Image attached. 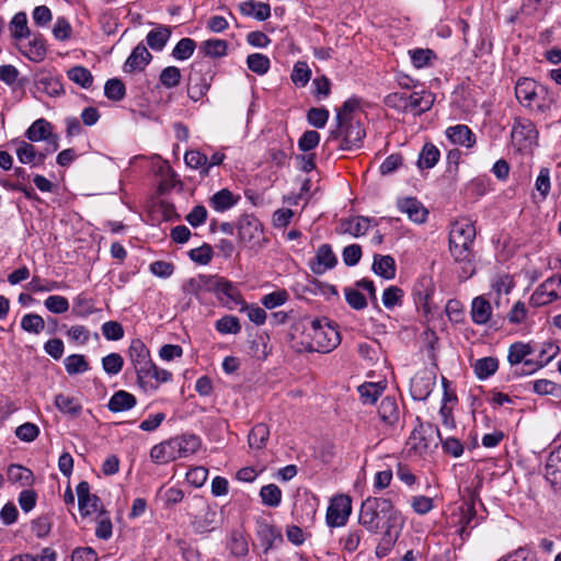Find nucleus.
Segmentation results:
<instances>
[{"instance_id":"obj_56","label":"nucleus","mask_w":561,"mask_h":561,"mask_svg":"<svg viewBox=\"0 0 561 561\" xmlns=\"http://www.w3.org/2000/svg\"><path fill=\"white\" fill-rule=\"evenodd\" d=\"M181 70L175 66L165 67L159 76L161 84L167 89L175 88L181 82Z\"/></svg>"},{"instance_id":"obj_37","label":"nucleus","mask_w":561,"mask_h":561,"mask_svg":"<svg viewBox=\"0 0 561 561\" xmlns=\"http://www.w3.org/2000/svg\"><path fill=\"white\" fill-rule=\"evenodd\" d=\"M7 477L10 482L18 483L21 486H30L34 482L33 472L21 465H10Z\"/></svg>"},{"instance_id":"obj_22","label":"nucleus","mask_w":561,"mask_h":561,"mask_svg":"<svg viewBox=\"0 0 561 561\" xmlns=\"http://www.w3.org/2000/svg\"><path fill=\"white\" fill-rule=\"evenodd\" d=\"M559 299V294L551 287L550 282L541 283L529 298V305L534 308L542 307Z\"/></svg>"},{"instance_id":"obj_41","label":"nucleus","mask_w":561,"mask_h":561,"mask_svg":"<svg viewBox=\"0 0 561 561\" xmlns=\"http://www.w3.org/2000/svg\"><path fill=\"white\" fill-rule=\"evenodd\" d=\"M439 156H440V153L436 146H434L433 144H425L419 154V160H417L419 168L420 169L433 168L438 162Z\"/></svg>"},{"instance_id":"obj_2","label":"nucleus","mask_w":561,"mask_h":561,"mask_svg":"<svg viewBox=\"0 0 561 561\" xmlns=\"http://www.w3.org/2000/svg\"><path fill=\"white\" fill-rule=\"evenodd\" d=\"M476 228L469 220H457L449 231V252L458 263H470L474 259L472 244Z\"/></svg>"},{"instance_id":"obj_39","label":"nucleus","mask_w":561,"mask_h":561,"mask_svg":"<svg viewBox=\"0 0 561 561\" xmlns=\"http://www.w3.org/2000/svg\"><path fill=\"white\" fill-rule=\"evenodd\" d=\"M385 385L381 382H365L358 387L360 400L365 404H373L381 396Z\"/></svg>"},{"instance_id":"obj_52","label":"nucleus","mask_w":561,"mask_h":561,"mask_svg":"<svg viewBox=\"0 0 561 561\" xmlns=\"http://www.w3.org/2000/svg\"><path fill=\"white\" fill-rule=\"evenodd\" d=\"M21 328L27 333L39 334L45 329V321L37 313H27L21 319Z\"/></svg>"},{"instance_id":"obj_62","label":"nucleus","mask_w":561,"mask_h":561,"mask_svg":"<svg viewBox=\"0 0 561 561\" xmlns=\"http://www.w3.org/2000/svg\"><path fill=\"white\" fill-rule=\"evenodd\" d=\"M216 329L222 334H237L241 331V325L237 317L225 316L216 321Z\"/></svg>"},{"instance_id":"obj_11","label":"nucleus","mask_w":561,"mask_h":561,"mask_svg":"<svg viewBox=\"0 0 561 561\" xmlns=\"http://www.w3.org/2000/svg\"><path fill=\"white\" fill-rule=\"evenodd\" d=\"M262 225L253 216H243L238 224L239 242L244 245L254 247L263 238Z\"/></svg>"},{"instance_id":"obj_44","label":"nucleus","mask_w":561,"mask_h":561,"mask_svg":"<svg viewBox=\"0 0 561 561\" xmlns=\"http://www.w3.org/2000/svg\"><path fill=\"white\" fill-rule=\"evenodd\" d=\"M533 353L530 344L523 342L513 343L508 348L507 360L511 365L522 364Z\"/></svg>"},{"instance_id":"obj_23","label":"nucleus","mask_w":561,"mask_h":561,"mask_svg":"<svg viewBox=\"0 0 561 561\" xmlns=\"http://www.w3.org/2000/svg\"><path fill=\"white\" fill-rule=\"evenodd\" d=\"M209 88L210 82L206 76L199 72H193L188 76L187 94L191 100L195 102L201 100L207 93Z\"/></svg>"},{"instance_id":"obj_53","label":"nucleus","mask_w":561,"mask_h":561,"mask_svg":"<svg viewBox=\"0 0 561 561\" xmlns=\"http://www.w3.org/2000/svg\"><path fill=\"white\" fill-rule=\"evenodd\" d=\"M196 48V43L194 39L184 37L180 39L172 50V57L176 60H186L188 59Z\"/></svg>"},{"instance_id":"obj_57","label":"nucleus","mask_w":561,"mask_h":561,"mask_svg":"<svg viewBox=\"0 0 561 561\" xmlns=\"http://www.w3.org/2000/svg\"><path fill=\"white\" fill-rule=\"evenodd\" d=\"M360 102L356 98L347 99L341 108L336 111L335 121H350V119H357L355 117V112L359 110Z\"/></svg>"},{"instance_id":"obj_3","label":"nucleus","mask_w":561,"mask_h":561,"mask_svg":"<svg viewBox=\"0 0 561 561\" xmlns=\"http://www.w3.org/2000/svg\"><path fill=\"white\" fill-rule=\"evenodd\" d=\"M306 331L311 339L308 345L310 352L329 353L341 342L337 330L324 320H310Z\"/></svg>"},{"instance_id":"obj_14","label":"nucleus","mask_w":561,"mask_h":561,"mask_svg":"<svg viewBox=\"0 0 561 561\" xmlns=\"http://www.w3.org/2000/svg\"><path fill=\"white\" fill-rule=\"evenodd\" d=\"M129 357L137 374V382L142 383L144 369L152 367L149 350L140 340H134L129 346Z\"/></svg>"},{"instance_id":"obj_13","label":"nucleus","mask_w":561,"mask_h":561,"mask_svg":"<svg viewBox=\"0 0 561 561\" xmlns=\"http://www.w3.org/2000/svg\"><path fill=\"white\" fill-rule=\"evenodd\" d=\"M439 438V432L433 423H419L410 436V443L413 448L423 450L436 446Z\"/></svg>"},{"instance_id":"obj_29","label":"nucleus","mask_w":561,"mask_h":561,"mask_svg":"<svg viewBox=\"0 0 561 561\" xmlns=\"http://www.w3.org/2000/svg\"><path fill=\"white\" fill-rule=\"evenodd\" d=\"M446 136L455 145H460L468 148L472 147V145L476 142L473 133L466 125H455L447 128Z\"/></svg>"},{"instance_id":"obj_19","label":"nucleus","mask_w":561,"mask_h":561,"mask_svg":"<svg viewBox=\"0 0 561 561\" xmlns=\"http://www.w3.org/2000/svg\"><path fill=\"white\" fill-rule=\"evenodd\" d=\"M78 504L81 515L87 516L99 510V497L90 493V485L81 481L77 486Z\"/></svg>"},{"instance_id":"obj_5","label":"nucleus","mask_w":561,"mask_h":561,"mask_svg":"<svg viewBox=\"0 0 561 561\" xmlns=\"http://www.w3.org/2000/svg\"><path fill=\"white\" fill-rule=\"evenodd\" d=\"M546 93L543 85L529 78L519 79L515 85V94L519 103L538 112H545L549 107L545 99Z\"/></svg>"},{"instance_id":"obj_50","label":"nucleus","mask_w":561,"mask_h":561,"mask_svg":"<svg viewBox=\"0 0 561 561\" xmlns=\"http://www.w3.org/2000/svg\"><path fill=\"white\" fill-rule=\"evenodd\" d=\"M68 78L80 85L88 89L93 82V76L89 69L82 66H76L68 70Z\"/></svg>"},{"instance_id":"obj_35","label":"nucleus","mask_w":561,"mask_h":561,"mask_svg":"<svg viewBox=\"0 0 561 561\" xmlns=\"http://www.w3.org/2000/svg\"><path fill=\"white\" fill-rule=\"evenodd\" d=\"M170 36L171 27L167 25H159L147 34L146 42L151 49L160 51L164 48Z\"/></svg>"},{"instance_id":"obj_20","label":"nucleus","mask_w":561,"mask_h":561,"mask_svg":"<svg viewBox=\"0 0 561 561\" xmlns=\"http://www.w3.org/2000/svg\"><path fill=\"white\" fill-rule=\"evenodd\" d=\"M545 476L556 490H561V445L550 453Z\"/></svg>"},{"instance_id":"obj_32","label":"nucleus","mask_w":561,"mask_h":561,"mask_svg":"<svg viewBox=\"0 0 561 561\" xmlns=\"http://www.w3.org/2000/svg\"><path fill=\"white\" fill-rule=\"evenodd\" d=\"M136 398L134 394L125 391H116L110 399L107 407L112 412H124L128 411L136 405Z\"/></svg>"},{"instance_id":"obj_55","label":"nucleus","mask_w":561,"mask_h":561,"mask_svg":"<svg viewBox=\"0 0 561 561\" xmlns=\"http://www.w3.org/2000/svg\"><path fill=\"white\" fill-rule=\"evenodd\" d=\"M228 549L236 557H244L249 552L245 537L240 531H232L228 542Z\"/></svg>"},{"instance_id":"obj_26","label":"nucleus","mask_w":561,"mask_h":561,"mask_svg":"<svg viewBox=\"0 0 561 561\" xmlns=\"http://www.w3.org/2000/svg\"><path fill=\"white\" fill-rule=\"evenodd\" d=\"M173 444L175 445L178 458H183L196 453L202 443L198 436L188 434L174 437Z\"/></svg>"},{"instance_id":"obj_42","label":"nucleus","mask_w":561,"mask_h":561,"mask_svg":"<svg viewBox=\"0 0 561 561\" xmlns=\"http://www.w3.org/2000/svg\"><path fill=\"white\" fill-rule=\"evenodd\" d=\"M11 35L15 39H22L30 36L27 26V16L24 12H18L11 20L9 25Z\"/></svg>"},{"instance_id":"obj_15","label":"nucleus","mask_w":561,"mask_h":561,"mask_svg":"<svg viewBox=\"0 0 561 561\" xmlns=\"http://www.w3.org/2000/svg\"><path fill=\"white\" fill-rule=\"evenodd\" d=\"M15 153L18 159L23 164L41 165L47 157V149L45 151H37L35 147L25 140H15Z\"/></svg>"},{"instance_id":"obj_25","label":"nucleus","mask_w":561,"mask_h":561,"mask_svg":"<svg viewBox=\"0 0 561 561\" xmlns=\"http://www.w3.org/2000/svg\"><path fill=\"white\" fill-rule=\"evenodd\" d=\"M492 316V307L489 300L482 296L476 297L471 302V319L473 323L482 325L489 322Z\"/></svg>"},{"instance_id":"obj_49","label":"nucleus","mask_w":561,"mask_h":561,"mask_svg":"<svg viewBox=\"0 0 561 561\" xmlns=\"http://www.w3.org/2000/svg\"><path fill=\"white\" fill-rule=\"evenodd\" d=\"M370 226V220L366 217H355L343 224L344 232H347L354 237L364 236Z\"/></svg>"},{"instance_id":"obj_12","label":"nucleus","mask_w":561,"mask_h":561,"mask_svg":"<svg viewBox=\"0 0 561 561\" xmlns=\"http://www.w3.org/2000/svg\"><path fill=\"white\" fill-rule=\"evenodd\" d=\"M434 283L430 276L420 277L413 286L412 296L416 307L424 316L432 312L431 300L434 294Z\"/></svg>"},{"instance_id":"obj_60","label":"nucleus","mask_w":561,"mask_h":561,"mask_svg":"<svg viewBox=\"0 0 561 561\" xmlns=\"http://www.w3.org/2000/svg\"><path fill=\"white\" fill-rule=\"evenodd\" d=\"M311 77V70L305 61H297L291 72V81L298 87H305Z\"/></svg>"},{"instance_id":"obj_46","label":"nucleus","mask_w":561,"mask_h":561,"mask_svg":"<svg viewBox=\"0 0 561 561\" xmlns=\"http://www.w3.org/2000/svg\"><path fill=\"white\" fill-rule=\"evenodd\" d=\"M378 413L380 415L381 421H399L400 419V410L396 399L386 397L382 399Z\"/></svg>"},{"instance_id":"obj_31","label":"nucleus","mask_w":561,"mask_h":561,"mask_svg":"<svg viewBox=\"0 0 561 561\" xmlns=\"http://www.w3.org/2000/svg\"><path fill=\"white\" fill-rule=\"evenodd\" d=\"M239 199V195H233L228 188H222L210 197L209 205L216 211L224 213L233 207Z\"/></svg>"},{"instance_id":"obj_27","label":"nucleus","mask_w":561,"mask_h":561,"mask_svg":"<svg viewBox=\"0 0 561 561\" xmlns=\"http://www.w3.org/2000/svg\"><path fill=\"white\" fill-rule=\"evenodd\" d=\"M150 457L156 463H167L178 459L173 438L154 445L151 448Z\"/></svg>"},{"instance_id":"obj_9","label":"nucleus","mask_w":561,"mask_h":561,"mask_svg":"<svg viewBox=\"0 0 561 561\" xmlns=\"http://www.w3.org/2000/svg\"><path fill=\"white\" fill-rule=\"evenodd\" d=\"M352 514V499L346 494L334 496L327 510L325 520L329 527H343Z\"/></svg>"},{"instance_id":"obj_33","label":"nucleus","mask_w":561,"mask_h":561,"mask_svg":"<svg viewBox=\"0 0 561 561\" xmlns=\"http://www.w3.org/2000/svg\"><path fill=\"white\" fill-rule=\"evenodd\" d=\"M239 8L243 15L253 16L257 21H265L271 15V7L265 2L250 0L240 3Z\"/></svg>"},{"instance_id":"obj_21","label":"nucleus","mask_w":561,"mask_h":561,"mask_svg":"<svg viewBox=\"0 0 561 561\" xmlns=\"http://www.w3.org/2000/svg\"><path fill=\"white\" fill-rule=\"evenodd\" d=\"M336 256L329 244L319 247L314 260L311 263V270L316 274H323L336 264Z\"/></svg>"},{"instance_id":"obj_4","label":"nucleus","mask_w":561,"mask_h":561,"mask_svg":"<svg viewBox=\"0 0 561 561\" xmlns=\"http://www.w3.org/2000/svg\"><path fill=\"white\" fill-rule=\"evenodd\" d=\"M366 130L358 119L336 122L330 130L328 141L340 140L339 149L353 150L363 146Z\"/></svg>"},{"instance_id":"obj_36","label":"nucleus","mask_w":561,"mask_h":561,"mask_svg":"<svg viewBox=\"0 0 561 561\" xmlns=\"http://www.w3.org/2000/svg\"><path fill=\"white\" fill-rule=\"evenodd\" d=\"M210 280H213V275L192 277L183 284L182 290L186 295L198 296L202 291H210Z\"/></svg>"},{"instance_id":"obj_6","label":"nucleus","mask_w":561,"mask_h":561,"mask_svg":"<svg viewBox=\"0 0 561 561\" xmlns=\"http://www.w3.org/2000/svg\"><path fill=\"white\" fill-rule=\"evenodd\" d=\"M188 515L191 524L196 533L204 534L216 529L219 524L218 512L202 500L194 499L188 503Z\"/></svg>"},{"instance_id":"obj_48","label":"nucleus","mask_w":561,"mask_h":561,"mask_svg":"<svg viewBox=\"0 0 561 561\" xmlns=\"http://www.w3.org/2000/svg\"><path fill=\"white\" fill-rule=\"evenodd\" d=\"M256 534L261 542L265 546V550L270 549L275 540H282L279 531L265 523L257 524Z\"/></svg>"},{"instance_id":"obj_18","label":"nucleus","mask_w":561,"mask_h":561,"mask_svg":"<svg viewBox=\"0 0 561 561\" xmlns=\"http://www.w3.org/2000/svg\"><path fill=\"white\" fill-rule=\"evenodd\" d=\"M152 55L144 44H138L124 64L125 72L142 71L151 61Z\"/></svg>"},{"instance_id":"obj_7","label":"nucleus","mask_w":561,"mask_h":561,"mask_svg":"<svg viewBox=\"0 0 561 561\" xmlns=\"http://www.w3.org/2000/svg\"><path fill=\"white\" fill-rule=\"evenodd\" d=\"M512 144L519 151H530L538 141L535 124L525 117H516L511 131Z\"/></svg>"},{"instance_id":"obj_10","label":"nucleus","mask_w":561,"mask_h":561,"mask_svg":"<svg viewBox=\"0 0 561 561\" xmlns=\"http://www.w3.org/2000/svg\"><path fill=\"white\" fill-rule=\"evenodd\" d=\"M28 141H45L47 153H53L59 148V137L53 133L51 124L45 118L36 119L25 131Z\"/></svg>"},{"instance_id":"obj_8","label":"nucleus","mask_w":561,"mask_h":561,"mask_svg":"<svg viewBox=\"0 0 561 561\" xmlns=\"http://www.w3.org/2000/svg\"><path fill=\"white\" fill-rule=\"evenodd\" d=\"M210 282V293L216 295L221 305L229 309L244 305L242 295L234 283L218 275H213Z\"/></svg>"},{"instance_id":"obj_40","label":"nucleus","mask_w":561,"mask_h":561,"mask_svg":"<svg viewBox=\"0 0 561 561\" xmlns=\"http://www.w3.org/2000/svg\"><path fill=\"white\" fill-rule=\"evenodd\" d=\"M270 436V428L266 423H255L249 433V445L252 448L261 449L265 446Z\"/></svg>"},{"instance_id":"obj_47","label":"nucleus","mask_w":561,"mask_h":561,"mask_svg":"<svg viewBox=\"0 0 561 561\" xmlns=\"http://www.w3.org/2000/svg\"><path fill=\"white\" fill-rule=\"evenodd\" d=\"M184 161L192 169H201L203 175L208 174V157L198 150H190L184 154Z\"/></svg>"},{"instance_id":"obj_1","label":"nucleus","mask_w":561,"mask_h":561,"mask_svg":"<svg viewBox=\"0 0 561 561\" xmlns=\"http://www.w3.org/2000/svg\"><path fill=\"white\" fill-rule=\"evenodd\" d=\"M358 524L370 534H380L388 528H403L404 519L389 499L369 496L360 505Z\"/></svg>"},{"instance_id":"obj_16","label":"nucleus","mask_w":561,"mask_h":561,"mask_svg":"<svg viewBox=\"0 0 561 561\" xmlns=\"http://www.w3.org/2000/svg\"><path fill=\"white\" fill-rule=\"evenodd\" d=\"M142 376V383L138 382V385L144 391H153L158 389L160 383L168 382L172 378V374L170 371L159 368L153 363L152 367H146L144 369Z\"/></svg>"},{"instance_id":"obj_28","label":"nucleus","mask_w":561,"mask_h":561,"mask_svg":"<svg viewBox=\"0 0 561 561\" xmlns=\"http://www.w3.org/2000/svg\"><path fill=\"white\" fill-rule=\"evenodd\" d=\"M435 382L434 379L425 374H417L411 379V394L416 400L426 399Z\"/></svg>"},{"instance_id":"obj_58","label":"nucleus","mask_w":561,"mask_h":561,"mask_svg":"<svg viewBox=\"0 0 561 561\" xmlns=\"http://www.w3.org/2000/svg\"><path fill=\"white\" fill-rule=\"evenodd\" d=\"M205 55L209 57H222L227 54L228 44L224 39H207L203 42L202 47Z\"/></svg>"},{"instance_id":"obj_34","label":"nucleus","mask_w":561,"mask_h":561,"mask_svg":"<svg viewBox=\"0 0 561 561\" xmlns=\"http://www.w3.org/2000/svg\"><path fill=\"white\" fill-rule=\"evenodd\" d=\"M373 271L385 279L396 276V262L391 255L376 254L373 262Z\"/></svg>"},{"instance_id":"obj_24","label":"nucleus","mask_w":561,"mask_h":561,"mask_svg":"<svg viewBox=\"0 0 561 561\" xmlns=\"http://www.w3.org/2000/svg\"><path fill=\"white\" fill-rule=\"evenodd\" d=\"M434 100V95L428 91L409 93V112L421 115L433 106Z\"/></svg>"},{"instance_id":"obj_45","label":"nucleus","mask_w":561,"mask_h":561,"mask_svg":"<svg viewBox=\"0 0 561 561\" xmlns=\"http://www.w3.org/2000/svg\"><path fill=\"white\" fill-rule=\"evenodd\" d=\"M56 405L60 412L69 417H78L81 411V405L75 398L64 394L56 397Z\"/></svg>"},{"instance_id":"obj_17","label":"nucleus","mask_w":561,"mask_h":561,"mask_svg":"<svg viewBox=\"0 0 561 561\" xmlns=\"http://www.w3.org/2000/svg\"><path fill=\"white\" fill-rule=\"evenodd\" d=\"M398 208L415 224H423L428 211L415 197H405L398 201Z\"/></svg>"},{"instance_id":"obj_64","label":"nucleus","mask_w":561,"mask_h":561,"mask_svg":"<svg viewBox=\"0 0 561 561\" xmlns=\"http://www.w3.org/2000/svg\"><path fill=\"white\" fill-rule=\"evenodd\" d=\"M125 85L122 80L113 78L106 81L104 93L112 101H119L125 96Z\"/></svg>"},{"instance_id":"obj_63","label":"nucleus","mask_w":561,"mask_h":561,"mask_svg":"<svg viewBox=\"0 0 561 561\" xmlns=\"http://www.w3.org/2000/svg\"><path fill=\"white\" fill-rule=\"evenodd\" d=\"M45 308L51 313H65L69 309V301L60 295H51L44 300Z\"/></svg>"},{"instance_id":"obj_51","label":"nucleus","mask_w":561,"mask_h":561,"mask_svg":"<svg viewBox=\"0 0 561 561\" xmlns=\"http://www.w3.org/2000/svg\"><path fill=\"white\" fill-rule=\"evenodd\" d=\"M66 371L69 375L83 374L89 369V364L85 357L81 354H72L64 360Z\"/></svg>"},{"instance_id":"obj_54","label":"nucleus","mask_w":561,"mask_h":561,"mask_svg":"<svg viewBox=\"0 0 561 561\" xmlns=\"http://www.w3.org/2000/svg\"><path fill=\"white\" fill-rule=\"evenodd\" d=\"M247 65L251 71L263 76L268 71L271 61L267 56L260 53H254L248 56Z\"/></svg>"},{"instance_id":"obj_38","label":"nucleus","mask_w":561,"mask_h":561,"mask_svg":"<svg viewBox=\"0 0 561 561\" xmlns=\"http://www.w3.org/2000/svg\"><path fill=\"white\" fill-rule=\"evenodd\" d=\"M260 499L263 505L278 507L282 503V490L274 483L263 485L260 490Z\"/></svg>"},{"instance_id":"obj_30","label":"nucleus","mask_w":561,"mask_h":561,"mask_svg":"<svg viewBox=\"0 0 561 561\" xmlns=\"http://www.w3.org/2000/svg\"><path fill=\"white\" fill-rule=\"evenodd\" d=\"M401 530L402 528H388L381 531L382 536L375 549L377 558L382 559L390 553L401 534Z\"/></svg>"},{"instance_id":"obj_59","label":"nucleus","mask_w":561,"mask_h":561,"mask_svg":"<svg viewBox=\"0 0 561 561\" xmlns=\"http://www.w3.org/2000/svg\"><path fill=\"white\" fill-rule=\"evenodd\" d=\"M363 538V530L350 529L344 536L340 538V545L343 550L352 553L357 550Z\"/></svg>"},{"instance_id":"obj_43","label":"nucleus","mask_w":561,"mask_h":561,"mask_svg":"<svg viewBox=\"0 0 561 561\" xmlns=\"http://www.w3.org/2000/svg\"><path fill=\"white\" fill-rule=\"evenodd\" d=\"M474 373L479 379H486L499 368V360L495 357H483L474 363Z\"/></svg>"},{"instance_id":"obj_61","label":"nucleus","mask_w":561,"mask_h":561,"mask_svg":"<svg viewBox=\"0 0 561 561\" xmlns=\"http://www.w3.org/2000/svg\"><path fill=\"white\" fill-rule=\"evenodd\" d=\"M403 298V290L398 286H389L382 293V304L387 309H392L396 306H401Z\"/></svg>"}]
</instances>
